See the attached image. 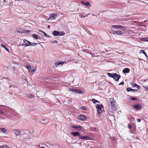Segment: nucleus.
Masks as SVG:
<instances>
[{
  "label": "nucleus",
  "mask_w": 148,
  "mask_h": 148,
  "mask_svg": "<svg viewBox=\"0 0 148 148\" xmlns=\"http://www.w3.org/2000/svg\"><path fill=\"white\" fill-rule=\"evenodd\" d=\"M13 131L16 136L17 137L20 135V132L19 130L16 129H14L13 130Z\"/></svg>",
  "instance_id": "9"
},
{
  "label": "nucleus",
  "mask_w": 148,
  "mask_h": 148,
  "mask_svg": "<svg viewBox=\"0 0 148 148\" xmlns=\"http://www.w3.org/2000/svg\"><path fill=\"white\" fill-rule=\"evenodd\" d=\"M47 27H48V28H50V25H48L47 26Z\"/></svg>",
  "instance_id": "44"
},
{
  "label": "nucleus",
  "mask_w": 148,
  "mask_h": 148,
  "mask_svg": "<svg viewBox=\"0 0 148 148\" xmlns=\"http://www.w3.org/2000/svg\"><path fill=\"white\" fill-rule=\"evenodd\" d=\"M131 127H132L131 125H130V124H129L128 125V127L129 128V129H130L131 128Z\"/></svg>",
  "instance_id": "40"
},
{
  "label": "nucleus",
  "mask_w": 148,
  "mask_h": 148,
  "mask_svg": "<svg viewBox=\"0 0 148 148\" xmlns=\"http://www.w3.org/2000/svg\"><path fill=\"white\" fill-rule=\"evenodd\" d=\"M49 42L51 44H57L58 41L57 40H51Z\"/></svg>",
  "instance_id": "21"
},
{
  "label": "nucleus",
  "mask_w": 148,
  "mask_h": 148,
  "mask_svg": "<svg viewBox=\"0 0 148 148\" xmlns=\"http://www.w3.org/2000/svg\"><path fill=\"white\" fill-rule=\"evenodd\" d=\"M82 109L85 110H87V108L85 106H83L82 107Z\"/></svg>",
  "instance_id": "34"
},
{
  "label": "nucleus",
  "mask_w": 148,
  "mask_h": 148,
  "mask_svg": "<svg viewBox=\"0 0 148 148\" xmlns=\"http://www.w3.org/2000/svg\"><path fill=\"white\" fill-rule=\"evenodd\" d=\"M64 62H59L57 65H60L61 64H63L64 63Z\"/></svg>",
  "instance_id": "37"
},
{
  "label": "nucleus",
  "mask_w": 148,
  "mask_h": 148,
  "mask_svg": "<svg viewBox=\"0 0 148 148\" xmlns=\"http://www.w3.org/2000/svg\"><path fill=\"white\" fill-rule=\"evenodd\" d=\"M137 120V121L138 122H140L141 121V120L140 119H138Z\"/></svg>",
  "instance_id": "41"
},
{
  "label": "nucleus",
  "mask_w": 148,
  "mask_h": 148,
  "mask_svg": "<svg viewBox=\"0 0 148 148\" xmlns=\"http://www.w3.org/2000/svg\"><path fill=\"white\" fill-rule=\"evenodd\" d=\"M145 88L147 90H148V86H146Z\"/></svg>",
  "instance_id": "42"
},
{
  "label": "nucleus",
  "mask_w": 148,
  "mask_h": 148,
  "mask_svg": "<svg viewBox=\"0 0 148 148\" xmlns=\"http://www.w3.org/2000/svg\"><path fill=\"white\" fill-rule=\"evenodd\" d=\"M33 38L37 39L38 38V36L37 35L34 34L33 35Z\"/></svg>",
  "instance_id": "29"
},
{
  "label": "nucleus",
  "mask_w": 148,
  "mask_h": 148,
  "mask_svg": "<svg viewBox=\"0 0 148 148\" xmlns=\"http://www.w3.org/2000/svg\"><path fill=\"white\" fill-rule=\"evenodd\" d=\"M108 75L110 77H112L115 81L119 80L120 76L115 73L111 74L110 73H108Z\"/></svg>",
  "instance_id": "1"
},
{
  "label": "nucleus",
  "mask_w": 148,
  "mask_h": 148,
  "mask_svg": "<svg viewBox=\"0 0 148 148\" xmlns=\"http://www.w3.org/2000/svg\"><path fill=\"white\" fill-rule=\"evenodd\" d=\"M3 1H4V2H5V1H5V0H3Z\"/></svg>",
  "instance_id": "47"
},
{
  "label": "nucleus",
  "mask_w": 148,
  "mask_h": 148,
  "mask_svg": "<svg viewBox=\"0 0 148 148\" xmlns=\"http://www.w3.org/2000/svg\"><path fill=\"white\" fill-rule=\"evenodd\" d=\"M0 130L2 132L5 134L6 133V130L5 128H0Z\"/></svg>",
  "instance_id": "20"
},
{
  "label": "nucleus",
  "mask_w": 148,
  "mask_h": 148,
  "mask_svg": "<svg viewBox=\"0 0 148 148\" xmlns=\"http://www.w3.org/2000/svg\"><path fill=\"white\" fill-rule=\"evenodd\" d=\"M79 16L81 18H84L86 16H87L88 15H84L82 14H80Z\"/></svg>",
  "instance_id": "30"
},
{
  "label": "nucleus",
  "mask_w": 148,
  "mask_h": 148,
  "mask_svg": "<svg viewBox=\"0 0 148 148\" xmlns=\"http://www.w3.org/2000/svg\"><path fill=\"white\" fill-rule=\"evenodd\" d=\"M27 97L29 98H33L34 96L33 95L30 94H29L27 95Z\"/></svg>",
  "instance_id": "26"
},
{
  "label": "nucleus",
  "mask_w": 148,
  "mask_h": 148,
  "mask_svg": "<svg viewBox=\"0 0 148 148\" xmlns=\"http://www.w3.org/2000/svg\"><path fill=\"white\" fill-rule=\"evenodd\" d=\"M21 45H24V44H23V45H22V44Z\"/></svg>",
  "instance_id": "48"
},
{
  "label": "nucleus",
  "mask_w": 148,
  "mask_h": 148,
  "mask_svg": "<svg viewBox=\"0 0 148 148\" xmlns=\"http://www.w3.org/2000/svg\"><path fill=\"white\" fill-rule=\"evenodd\" d=\"M71 127L73 128L77 129L79 131H83L84 130L83 127L81 126H76L72 125Z\"/></svg>",
  "instance_id": "10"
},
{
  "label": "nucleus",
  "mask_w": 148,
  "mask_h": 148,
  "mask_svg": "<svg viewBox=\"0 0 148 148\" xmlns=\"http://www.w3.org/2000/svg\"><path fill=\"white\" fill-rule=\"evenodd\" d=\"M56 15L54 13L50 14H49V18L47 20H54L56 18Z\"/></svg>",
  "instance_id": "6"
},
{
  "label": "nucleus",
  "mask_w": 148,
  "mask_h": 148,
  "mask_svg": "<svg viewBox=\"0 0 148 148\" xmlns=\"http://www.w3.org/2000/svg\"><path fill=\"white\" fill-rule=\"evenodd\" d=\"M83 4L87 6L90 5V3L89 2H82Z\"/></svg>",
  "instance_id": "27"
},
{
  "label": "nucleus",
  "mask_w": 148,
  "mask_h": 148,
  "mask_svg": "<svg viewBox=\"0 0 148 148\" xmlns=\"http://www.w3.org/2000/svg\"><path fill=\"white\" fill-rule=\"evenodd\" d=\"M112 27H114L116 29H123L124 30L126 29L127 28L126 27L122 26L121 25H113L112 26Z\"/></svg>",
  "instance_id": "7"
},
{
  "label": "nucleus",
  "mask_w": 148,
  "mask_h": 148,
  "mask_svg": "<svg viewBox=\"0 0 148 148\" xmlns=\"http://www.w3.org/2000/svg\"><path fill=\"white\" fill-rule=\"evenodd\" d=\"M0 148H2V146H0Z\"/></svg>",
  "instance_id": "46"
},
{
  "label": "nucleus",
  "mask_w": 148,
  "mask_h": 148,
  "mask_svg": "<svg viewBox=\"0 0 148 148\" xmlns=\"http://www.w3.org/2000/svg\"><path fill=\"white\" fill-rule=\"evenodd\" d=\"M129 99L131 100H137V99L135 97H130L129 98Z\"/></svg>",
  "instance_id": "28"
},
{
  "label": "nucleus",
  "mask_w": 148,
  "mask_h": 148,
  "mask_svg": "<svg viewBox=\"0 0 148 148\" xmlns=\"http://www.w3.org/2000/svg\"><path fill=\"white\" fill-rule=\"evenodd\" d=\"M79 139H84L86 140H92V138L91 137H89L88 136H79Z\"/></svg>",
  "instance_id": "8"
},
{
  "label": "nucleus",
  "mask_w": 148,
  "mask_h": 148,
  "mask_svg": "<svg viewBox=\"0 0 148 148\" xmlns=\"http://www.w3.org/2000/svg\"><path fill=\"white\" fill-rule=\"evenodd\" d=\"M0 114H2V115H3L4 114V112H3V111L0 110Z\"/></svg>",
  "instance_id": "36"
},
{
  "label": "nucleus",
  "mask_w": 148,
  "mask_h": 148,
  "mask_svg": "<svg viewBox=\"0 0 148 148\" xmlns=\"http://www.w3.org/2000/svg\"><path fill=\"white\" fill-rule=\"evenodd\" d=\"M40 148H45L44 147H40Z\"/></svg>",
  "instance_id": "45"
},
{
  "label": "nucleus",
  "mask_w": 148,
  "mask_h": 148,
  "mask_svg": "<svg viewBox=\"0 0 148 148\" xmlns=\"http://www.w3.org/2000/svg\"><path fill=\"white\" fill-rule=\"evenodd\" d=\"M24 43L25 44V45L26 46H28L30 45V42L29 41L27 40H23Z\"/></svg>",
  "instance_id": "14"
},
{
  "label": "nucleus",
  "mask_w": 148,
  "mask_h": 148,
  "mask_svg": "<svg viewBox=\"0 0 148 148\" xmlns=\"http://www.w3.org/2000/svg\"><path fill=\"white\" fill-rule=\"evenodd\" d=\"M53 34L55 36H62L64 35V33L62 32H59L56 30H55L52 32Z\"/></svg>",
  "instance_id": "4"
},
{
  "label": "nucleus",
  "mask_w": 148,
  "mask_h": 148,
  "mask_svg": "<svg viewBox=\"0 0 148 148\" xmlns=\"http://www.w3.org/2000/svg\"><path fill=\"white\" fill-rule=\"evenodd\" d=\"M2 47H3V48H4V49H5L6 51H7L8 52H9V49L7 48L5 45H4V44H2L1 45Z\"/></svg>",
  "instance_id": "22"
},
{
  "label": "nucleus",
  "mask_w": 148,
  "mask_h": 148,
  "mask_svg": "<svg viewBox=\"0 0 148 148\" xmlns=\"http://www.w3.org/2000/svg\"><path fill=\"white\" fill-rule=\"evenodd\" d=\"M103 108V106L102 104H97L96 105V108L98 114H100L102 112V109Z\"/></svg>",
  "instance_id": "3"
},
{
  "label": "nucleus",
  "mask_w": 148,
  "mask_h": 148,
  "mask_svg": "<svg viewBox=\"0 0 148 148\" xmlns=\"http://www.w3.org/2000/svg\"><path fill=\"white\" fill-rule=\"evenodd\" d=\"M133 107L136 110H139L141 107V106L139 104H135L134 106Z\"/></svg>",
  "instance_id": "13"
},
{
  "label": "nucleus",
  "mask_w": 148,
  "mask_h": 148,
  "mask_svg": "<svg viewBox=\"0 0 148 148\" xmlns=\"http://www.w3.org/2000/svg\"><path fill=\"white\" fill-rule=\"evenodd\" d=\"M124 84V82H122L119 83V85H123Z\"/></svg>",
  "instance_id": "38"
},
{
  "label": "nucleus",
  "mask_w": 148,
  "mask_h": 148,
  "mask_svg": "<svg viewBox=\"0 0 148 148\" xmlns=\"http://www.w3.org/2000/svg\"><path fill=\"white\" fill-rule=\"evenodd\" d=\"M40 122L43 125H45L47 124V121L46 119H42L40 120Z\"/></svg>",
  "instance_id": "19"
},
{
  "label": "nucleus",
  "mask_w": 148,
  "mask_h": 148,
  "mask_svg": "<svg viewBox=\"0 0 148 148\" xmlns=\"http://www.w3.org/2000/svg\"><path fill=\"white\" fill-rule=\"evenodd\" d=\"M137 90V89H132V90H131L132 91V92H135Z\"/></svg>",
  "instance_id": "39"
},
{
  "label": "nucleus",
  "mask_w": 148,
  "mask_h": 148,
  "mask_svg": "<svg viewBox=\"0 0 148 148\" xmlns=\"http://www.w3.org/2000/svg\"><path fill=\"white\" fill-rule=\"evenodd\" d=\"M39 31L40 32H42V33H43L44 35H45V36L48 37V38L51 37L49 35L47 34L45 32H44L42 31H41V30H39Z\"/></svg>",
  "instance_id": "18"
},
{
  "label": "nucleus",
  "mask_w": 148,
  "mask_h": 148,
  "mask_svg": "<svg viewBox=\"0 0 148 148\" xmlns=\"http://www.w3.org/2000/svg\"><path fill=\"white\" fill-rule=\"evenodd\" d=\"M140 40L143 41L148 42V37L141 38H140Z\"/></svg>",
  "instance_id": "16"
},
{
  "label": "nucleus",
  "mask_w": 148,
  "mask_h": 148,
  "mask_svg": "<svg viewBox=\"0 0 148 148\" xmlns=\"http://www.w3.org/2000/svg\"><path fill=\"white\" fill-rule=\"evenodd\" d=\"M92 101L94 103H99V102L95 99H92Z\"/></svg>",
  "instance_id": "24"
},
{
  "label": "nucleus",
  "mask_w": 148,
  "mask_h": 148,
  "mask_svg": "<svg viewBox=\"0 0 148 148\" xmlns=\"http://www.w3.org/2000/svg\"><path fill=\"white\" fill-rule=\"evenodd\" d=\"M123 72L124 73H127L130 72V70L128 68H126L123 70Z\"/></svg>",
  "instance_id": "17"
},
{
  "label": "nucleus",
  "mask_w": 148,
  "mask_h": 148,
  "mask_svg": "<svg viewBox=\"0 0 148 148\" xmlns=\"http://www.w3.org/2000/svg\"><path fill=\"white\" fill-rule=\"evenodd\" d=\"M109 101L111 106L112 107V109L114 110V108L116 106L115 102L113 98H110L109 99Z\"/></svg>",
  "instance_id": "5"
},
{
  "label": "nucleus",
  "mask_w": 148,
  "mask_h": 148,
  "mask_svg": "<svg viewBox=\"0 0 148 148\" xmlns=\"http://www.w3.org/2000/svg\"><path fill=\"white\" fill-rule=\"evenodd\" d=\"M145 54V57H146V58H147V55L146 54V53H145V54Z\"/></svg>",
  "instance_id": "43"
},
{
  "label": "nucleus",
  "mask_w": 148,
  "mask_h": 148,
  "mask_svg": "<svg viewBox=\"0 0 148 148\" xmlns=\"http://www.w3.org/2000/svg\"><path fill=\"white\" fill-rule=\"evenodd\" d=\"M132 86L134 87H136L138 89H139V86L137 84H133Z\"/></svg>",
  "instance_id": "25"
},
{
  "label": "nucleus",
  "mask_w": 148,
  "mask_h": 148,
  "mask_svg": "<svg viewBox=\"0 0 148 148\" xmlns=\"http://www.w3.org/2000/svg\"><path fill=\"white\" fill-rule=\"evenodd\" d=\"M2 146V148H9V147L7 145H3Z\"/></svg>",
  "instance_id": "31"
},
{
  "label": "nucleus",
  "mask_w": 148,
  "mask_h": 148,
  "mask_svg": "<svg viewBox=\"0 0 148 148\" xmlns=\"http://www.w3.org/2000/svg\"><path fill=\"white\" fill-rule=\"evenodd\" d=\"M72 90L73 92H76V93H82L83 92L81 90L79 89H74Z\"/></svg>",
  "instance_id": "12"
},
{
  "label": "nucleus",
  "mask_w": 148,
  "mask_h": 148,
  "mask_svg": "<svg viewBox=\"0 0 148 148\" xmlns=\"http://www.w3.org/2000/svg\"><path fill=\"white\" fill-rule=\"evenodd\" d=\"M127 91H131L132 90V89L130 88H128L126 89Z\"/></svg>",
  "instance_id": "32"
},
{
  "label": "nucleus",
  "mask_w": 148,
  "mask_h": 148,
  "mask_svg": "<svg viewBox=\"0 0 148 148\" xmlns=\"http://www.w3.org/2000/svg\"><path fill=\"white\" fill-rule=\"evenodd\" d=\"M26 68L28 70V72L30 74H33L36 70V68L35 67H31L29 65H27Z\"/></svg>",
  "instance_id": "2"
},
{
  "label": "nucleus",
  "mask_w": 148,
  "mask_h": 148,
  "mask_svg": "<svg viewBox=\"0 0 148 148\" xmlns=\"http://www.w3.org/2000/svg\"><path fill=\"white\" fill-rule=\"evenodd\" d=\"M116 34L120 35H121L123 34V33L120 30H118L116 31Z\"/></svg>",
  "instance_id": "23"
},
{
  "label": "nucleus",
  "mask_w": 148,
  "mask_h": 148,
  "mask_svg": "<svg viewBox=\"0 0 148 148\" xmlns=\"http://www.w3.org/2000/svg\"><path fill=\"white\" fill-rule=\"evenodd\" d=\"M140 52L143 53L144 54H145V53H146L145 51L143 50L140 51Z\"/></svg>",
  "instance_id": "35"
},
{
  "label": "nucleus",
  "mask_w": 148,
  "mask_h": 148,
  "mask_svg": "<svg viewBox=\"0 0 148 148\" xmlns=\"http://www.w3.org/2000/svg\"><path fill=\"white\" fill-rule=\"evenodd\" d=\"M71 134L75 136H78L79 137V136H80L79 133L78 132H73L71 133Z\"/></svg>",
  "instance_id": "15"
},
{
  "label": "nucleus",
  "mask_w": 148,
  "mask_h": 148,
  "mask_svg": "<svg viewBox=\"0 0 148 148\" xmlns=\"http://www.w3.org/2000/svg\"><path fill=\"white\" fill-rule=\"evenodd\" d=\"M78 118L82 121H84L86 119V117L84 115H80L78 116Z\"/></svg>",
  "instance_id": "11"
},
{
  "label": "nucleus",
  "mask_w": 148,
  "mask_h": 148,
  "mask_svg": "<svg viewBox=\"0 0 148 148\" xmlns=\"http://www.w3.org/2000/svg\"><path fill=\"white\" fill-rule=\"evenodd\" d=\"M116 31H114V30H112V33L113 34H116Z\"/></svg>",
  "instance_id": "33"
}]
</instances>
